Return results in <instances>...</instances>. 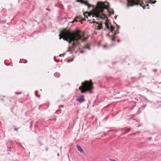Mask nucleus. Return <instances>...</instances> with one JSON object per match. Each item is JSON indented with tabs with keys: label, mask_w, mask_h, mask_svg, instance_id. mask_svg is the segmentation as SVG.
<instances>
[{
	"label": "nucleus",
	"mask_w": 161,
	"mask_h": 161,
	"mask_svg": "<svg viewBox=\"0 0 161 161\" xmlns=\"http://www.w3.org/2000/svg\"><path fill=\"white\" fill-rule=\"evenodd\" d=\"M94 19H93V23H96V29H98V30H100L102 28V23H103V21H100V23H99L98 22H96V21H94Z\"/></svg>",
	"instance_id": "39448f33"
},
{
	"label": "nucleus",
	"mask_w": 161,
	"mask_h": 161,
	"mask_svg": "<svg viewBox=\"0 0 161 161\" xmlns=\"http://www.w3.org/2000/svg\"><path fill=\"white\" fill-rule=\"evenodd\" d=\"M109 7V3L107 2L103 3L102 2H98L97 3V6L93 11L92 13L86 12L84 13V15L85 18L86 17L88 19V17L90 18L92 16V17H95L97 19H102L104 21V23L105 24L106 28L109 29V22L108 21L107 15L103 14L104 9H107Z\"/></svg>",
	"instance_id": "f03ea898"
},
{
	"label": "nucleus",
	"mask_w": 161,
	"mask_h": 161,
	"mask_svg": "<svg viewBox=\"0 0 161 161\" xmlns=\"http://www.w3.org/2000/svg\"><path fill=\"white\" fill-rule=\"evenodd\" d=\"M118 33V32L117 31H116L114 34H117Z\"/></svg>",
	"instance_id": "2eb2a0df"
},
{
	"label": "nucleus",
	"mask_w": 161,
	"mask_h": 161,
	"mask_svg": "<svg viewBox=\"0 0 161 161\" xmlns=\"http://www.w3.org/2000/svg\"><path fill=\"white\" fill-rule=\"evenodd\" d=\"M84 36V33L80 30H77L74 32H71L69 30L64 29L62 30L59 35V39L62 38L64 40L68 42L69 43L73 42L72 46L69 47L68 51L72 52L74 50V48L79 44V41H84L86 38H84L82 40V37Z\"/></svg>",
	"instance_id": "f257e3e1"
},
{
	"label": "nucleus",
	"mask_w": 161,
	"mask_h": 161,
	"mask_svg": "<svg viewBox=\"0 0 161 161\" xmlns=\"http://www.w3.org/2000/svg\"><path fill=\"white\" fill-rule=\"evenodd\" d=\"M77 147L78 149V150L80 152L82 153H84V151L82 149V148L79 146L77 145Z\"/></svg>",
	"instance_id": "6e6552de"
},
{
	"label": "nucleus",
	"mask_w": 161,
	"mask_h": 161,
	"mask_svg": "<svg viewBox=\"0 0 161 161\" xmlns=\"http://www.w3.org/2000/svg\"><path fill=\"white\" fill-rule=\"evenodd\" d=\"M14 130H17V129L15 128Z\"/></svg>",
	"instance_id": "f3484780"
},
{
	"label": "nucleus",
	"mask_w": 161,
	"mask_h": 161,
	"mask_svg": "<svg viewBox=\"0 0 161 161\" xmlns=\"http://www.w3.org/2000/svg\"><path fill=\"white\" fill-rule=\"evenodd\" d=\"M115 38H116L115 36H113L112 38L111 39V40L113 41H115Z\"/></svg>",
	"instance_id": "9b49d317"
},
{
	"label": "nucleus",
	"mask_w": 161,
	"mask_h": 161,
	"mask_svg": "<svg viewBox=\"0 0 161 161\" xmlns=\"http://www.w3.org/2000/svg\"><path fill=\"white\" fill-rule=\"evenodd\" d=\"M15 93L16 94H21V92H15Z\"/></svg>",
	"instance_id": "ddd939ff"
},
{
	"label": "nucleus",
	"mask_w": 161,
	"mask_h": 161,
	"mask_svg": "<svg viewBox=\"0 0 161 161\" xmlns=\"http://www.w3.org/2000/svg\"><path fill=\"white\" fill-rule=\"evenodd\" d=\"M84 48H89V46L88 45H86L85 47Z\"/></svg>",
	"instance_id": "f8f14e48"
},
{
	"label": "nucleus",
	"mask_w": 161,
	"mask_h": 161,
	"mask_svg": "<svg viewBox=\"0 0 161 161\" xmlns=\"http://www.w3.org/2000/svg\"><path fill=\"white\" fill-rule=\"evenodd\" d=\"M118 29H119V27H118Z\"/></svg>",
	"instance_id": "6ab92c4d"
},
{
	"label": "nucleus",
	"mask_w": 161,
	"mask_h": 161,
	"mask_svg": "<svg viewBox=\"0 0 161 161\" xmlns=\"http://www.w3.org/2000/svg\"><path fill=\"white\" fill-rule=\"evenodd\" d=\"M77 2H80L81 3L84 4L85 5L87 6L88 7V8H89L90 7L92 6L91 5L89 4L87 1H84L83 0H77Z\"/></svg>",
	"instance_id": "0eeeda50"
},
{
	"label": "nucleus",
	"mask_w": 161,
	"mask_h": 161,
	"mask_svg": "<svg viewBox=\"0 0 161 161\" xmlns=\"http://www.w3.org/2000/svg\"><path fill=\"white\" fill-rule=\"evenodd\" d=\"M109 29H110L111 32H113L114 30V27L112 26H111Z\"/></svg>",
	"instance_id": "9d476101"
},
{
	"label": "nucleus",
	"mask_w": 161,
	"mask_h": 161,
	"mask_svg": "<svg viewBox=\"0 0 161 161\" xmlns=\"http://www.w3.org/2000/svg\"><path fill=\"white\" fill-rule=\"evenodd\" d=\"M75 19H78L80 20L81 19H82L81 18V17L80 16L77 17H76V18ZM77 21H78V20L77 19H74V21H73V22H74V21L77 22Z\"/></svg>",
	"instance_id": "1a4fd4ad"
},
{
	"label": "nucleus",
	"mask_w": 161,
	"mask_h": 161,
	"mask_svg": "<svg viewBox=\"0 0 161 161\" xmlns=\"http://www.w3.org/2000/svg\"><path fill=\"white\" fill-rule=\"evenodd\" d=\"M84 20H85V19H82L80 21V22H81V23H82V21H83Z\"/></svg>",
	"instance_id": "4468645a"
},
{
	"label": "nucleus",
	"mask_w": 161,
	"mask_h": 161,
	"mask_svg": "<svg viewBox=\"0 0 161 161\" xmlns=\"http://www.w3.org/2000/svg\"><path fill=\"white\" fill-rule=\"evenodd\" d=\"M128 1V5L129 6H132L134 4H138L140 3V0H127ZM156 1L155 0L153 1V0H149L148 1V2H146L145 4L143 2L140 3L141 6H142L143 8L145 7L146 6H148V3H149L154 4L156 3Z\"/></svg>",
	"instance_id": "20e7f679"
},
{
	"label": "nucleus",
	"mask_w": 161,
	"mask_h": 161,
	"mask_svg": "<svg viewBox=\"0 0 161 161\" xmlns=\"http://www.w3.org/2000/svg\"><path fill=\"white\" fill-rule=\"evenodd\" d=\"M118 42H119V40H118Z\"/></svg>",
	"instance_id": "a211bd4d"
},
{
	"label": "nucleus",
	"mask_w": 161,
	"mask_h": 161,
	"mask_svg": "<svg viewBox=\"0 0 161 161\" xmlns=\"http://www.w3.org/2000/svg\"><path fill=\"white\" fill-rule=\"evenodd\" d=\"M76 100L80 103L84 102L85 98L84 96L82 95H79L77 97Z\"/></svg>",
	"instance_id": "423d86ee"
},
{
	"label": "nucleus",
	"mask_w": 161,
	"mask_h": 161,
	"mask_svg": "<svg viewBox=\"0 0 161 161\" xmlns=\"http://www.w3.org/2000/svg\"><path fill=\"white\" fill-rule=\"evenodd\" d=\"M93 83L92 80L89 81L85 80L81 83V85L79 88L81 93H85L87 91H91L93 89Z\"/></svg>",
	"instance_id": "7ed1b4c3"
},
{
	"label": "nucleus",
	"mask_w": 161,
	"mask_h": 161,
	"mask_svg": "<svg viewBox=\"0 0 161 161\" xmlns=\"http://www.w3.org/2000/svg\"><path fill=\"white\" fill-rule=\"evenodd\" d=\"M112 161H116V160H114V159H112Z\"/></svg>",
	"instance_id": "dca6fc26"
}]
</instances>
